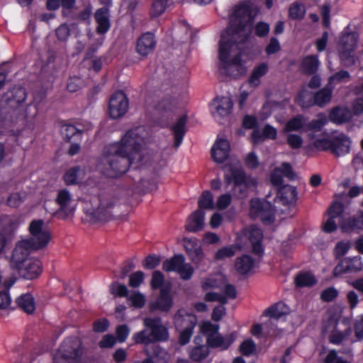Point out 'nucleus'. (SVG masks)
<instances>
[{"label":"nucleus","mask_w":363,"mask_h":363,"mask_svg":"<svg viewBox=\"0 0 363 363\" xmlns=\"http://www.w3.org/2000/svg\"><path fill=\"white\" fill-rule=\"evenodd\" d=\"M258 13L259 9L252 1L242 2L235 7L230 17V28H228V35L230 32L234 43H242L248 38Z\"/></svg>","instance_id":"nucleus-1"},{"label":"nucleus","mask_w":363,"mask_h":363,"mask_svg":"<svg viewBox=\"0 0 363 363\" xmlns=\"http://www.w3.org/2000/svg\"><path fill=\"white\" fill-rule=\"evenodd\" d=\"M135 164L121 149L113 144L105 147L97 164L98 169L110 178H116L125 173L130 166Z\"/></svg>","instance_id":"nucleus-2"},{"label":"nucleus","mask_w":363,"mask_h":363,"mask_svg":"<svg viewBox=\"0 0 363 363\" xmlns=\"http://www.w3.org/2000/svg\"><path fill=\"white\" fill-rule=\"evenodd\" d=\"M144 133L143 127L140 126L130 129L119 142L113 143V145L118 146L132 162L138 164L143 160Z\"/></svg>","instance_id":"nucleus-3"},{"label":"nucleus","mask_w":363,"mask_h":363,"mask_svg":"<svg viewBox=\"0 0 363 363\" xmlns=\"http://www.w3.org/2000/svg\"><path fill=\"white\" fill-rule=\"evenodd\" d=\"M351 143L347 135L335 132L318 138L313 142V147L318 150H329L335 156L342 157L350 152Z\"/></svg>","instance_id":"nucleus-4"},{"label":"nucleus","mask_w":363,"mask_h":363,"mask_svg":"<svg viewBox=\"0 0 363 363\" xmlns=\"http://www.w3.org/2000/svg\"><path fill=\"white\" fill-rule=\"evenodd\" d=\"M162 319H143L144 325L149 328L135 333L133 339L136 344L148 345L150 343L165 342L169 339V332L166 327L160 324Z\"/></svg>","instance_id":"nucleus-5"},{"label":"nucleus","mask_w":363,"mask_h":363,"mask_svg":"<svg viewBox=\"0 0 363 363\" xmlns=\"http://www.w3.org/2000/svg\"><path fill=\"white\" fill-rule=\"evenodd\" d=\"M116 203V199L109 194L94 196L91 200V207L86 208V213L94 222L106 221L113 217V209Z\"/></svg>","instance_id":"nucleus-6"},{"label":"nucleus","mask_w":363,"mask_h":363,"mask_svg":"<svg viewBox=\"0 0 363 363\" xmlns=\"http://www.w3.org/2000/svg\"><path fill=\"white\" fill-rule=\"evenodd\" d=\"M228 174V184L233 183L234 192L238 196H242L249 190H253L257 185V179L251 176H246L238 161L235 160Z\"/></svg>","instance_id":"nucleus-7"},{"label":"nucleus","mask_w":363,"mask_h":363,"mask_svg":"<svg viewBox=\"0 0 363 363\" xmlns=\"http://www.w3.org/2000/svg\"><path fill=\"white\" fill-rule=\"evenodd\" d=\"M262 238L263 233L259 228L255 225H249L238 234L236 247L241 249L247 247L250 244L253 252L261 256L263 252L262 245Z\"/></svg>","instance_id":"nucleus-8"},{"label":"nucleus","mask_w":363,"mask_h":363,"mask_svg":"<svg viewBox=\"0 0 363 363\" xmlns=\"http://www.w3.org/2000/svg\"><path fill=\"white\" fill-rule=\"evenodd\" d=\"M357 35L356 33L345 31L340 36L338 43V52L343 64L347 66L353 65L355 58L353 52L357 47Z\"/></svg>","instance_id":"nucleus-9"},{"label":"nucleus","mask_w":363,"mask_h":363,"mask_svg":"<svg viewBox=\"0 0 363 363\" xmlns=\"http://www.w3.org/2000/svg\"><path fill=\"white\" fill-rule=\"evenodd\" d=\"M30 238L25 240L28 241L33 248L39 250L47 246L50 240V234L45 227L43 220H34L29 225Z\"/></svg>","instance_id":"nucleus-10"},{"label":"nucleus","mask_w":363,"mask_h":363,"mask_svg":"<svg viewBox=\"0 0 363 363\" xmlns=\"http://www.w3.org/2000/svg\"><path fill=\"white\" fill-rule=\"evenodd\" d=\"M250 216L254 219L259 218L264 223L274 220V211L269 201L252 199L250 202Z\"/></svg>","instance_id":"nucleus-11"},{"label":"nucleus","mask_w":363,"mask_h":363,"mask_svg":"<svg viewBox=\"0 0 363 363\" xmlns=\"http://www.w3.org/2000/svg\"><path fill=\"white\" fill-rule=\"evenodd\" d=\"M55 201L59 208L54 212V214L59 218L65 219L75 211L76 203L70 193L66 189L58 192Z\"/></svg>","instance_id":"nucleus-12"},{"label":"nucleus","mask_w":363,"mask_h":363,"mask_svg":"<svg viewBox=\"0 0 363 363\" xmlns=\"http://www.w3.org/2000/svg\"><path fill=\"white\" fill-rule=\"evenodd\" d=\"M128 108V100L123 91L114 93L109 101L110 116L116 119L123 116Z\"/></svg>","instance_id":"nucleus-13"},{"label":"nucleus","mask_w":363,"mask_h":363,"mask_svg":"<svg viewBox=\"0 0 363 363\" xmlns=\"http://www.w3.org/2000/svg\"><path fill=\"white\" fill-rule=\"evenodd\" d=\"M199 209L213 210L218 208L223 210L227 208V194L220 196L216 204L213 202V194L209 191H204L200 196L198 201Z\"/></svg>","instance_id":"nucleus-14"},{"label":"nucleus","mask_w":363,"mask_h":363,"mask_svg":"<svg viewBox=\"0 0 363 363\" xmlns=\"http://www.w3.org/2000/svg\"><path fill=\"white\" fill-rule=\"evenodd\" d=\"M33 250H36V249L33 248L28 241L25 240L19 241L13 250L11 266L16 267L24 263L26 259H31L32 257L29 255Z\"/></svg>","instance_id":"nucleus-15"},{"label":"nucleus","mask_w":363,"mask_h":363,"mask_svg":"<svg viewBox=\"0 0 363 363\" xmlns=\"http://www.w3.org/2000/svg\"><path fill=\"white\" fill-rule=\"evenodd\" d=\"M226 30H223L218 43V74L221 81H225L227 77V38Z\"/></svg>","instance_id":"nucleus-16"},{"label":"nucleus","mask_w":363,"mask_h":363,"mask_svg":"<svg viewBox=\"0 0 363 363\" xmlns=\"http://www.w3.org/2000/svg\"><path fill=\"white\" fill-rule=\"evenodd\" d=\"M210 111L218 123L224 125L227 121V99L216 96L210 104Z\"/></svg>","instance_id":"nucleus-17"},{"label":"nucleus","mask_w":363,"mask_h":363,"mask_svg":"<svg viewBox=\"0 0 363 363\" xmlns=\"http://www.w3.org/2000/svg\"><path fill=\"white\" fill-rule=\"evenodd\" d=\"M41 262L38 259L32 257L26 259L24 263L15 268L19 274L26 279H33L41 273Z\"/></svg>","instance_id":"nucleus-18"},{"label":"nucleus","mask_w":363,"mask_h":363,"mask_svg":"<svg viewBox=\"0 0 363 363\" xmlns=\"http://www.w3.org/2000/svg\"><path fill=\"white\" fill-rule=\"evenodd\" d=\"M26 99V89L21 86H14L3 96L1 103L7 104L11 108H16L24 102Z\"/></svg>","instance_id":"nucleus-19"},{"label":"nucleus","mask_w":363,"mask_h":363,"mask_svg":"<svg viewBox=\"0 0 363 363\" xmlns=\"http://www.w3.org/2000/svg\"><path fill=\"white\" fill-rule=\"evenodd\" d=\"M184 247L191 262L197 268L201 267L204 260V254L201 246L198 245L195 238L184 239Z\"/></svg>","instance_id":"nucleus-20"},{"label":"nucleus","mask_w":363,"mask_h":363,"mask_svg":"<svg viewBox=\"0 0 363 363\" xmlns=\"http://www.w3.org/2000/svg\"><path fill=\"white\" fill-rule=\"evenodd\" d=\"M297 200V192L295 187L290 185H284L277 192L274 201L281 205L292 207Z\"/></svg>","instance_id":"nucleus-21"},{"label":"nucleus","mask_w":363,"mask_h":363,"mask_svg":"<svg viewBox=\"0 0 363 363\" xmlns=\"http://www.w3.org/2000/svg\"><path fill=\"white\" fill-rule=\"evenodd\" d=\"M156 44L155 35L150 32L145 33L138 39L136 51L141 56H147L154 51Z\"/></svg>","instance_id":"nucleus-22"},{"label":"nucleus","mask_w":363,"mask_h":363,"mask_svg":"<svg viewBox=\"0 0 363 363\" xmlns=\"http://www.w3.org/2000/svg\"><path fill=\"white\" fill-rule=\"evenodd\" d=\"M211 156L218 164H223L227 160V139L225 134L218 135L211 148Z\"/></svg>","instance_id":"nucleus-23"},{"label":"nucleus","mask_w":363,"mask_h":363,"mask_svg":"<svg viewBox=\"0 0 363 363\" xmlns=\"http://www.w3.org/2000/svg\"><path fill=\"white\" fill-rule=\"evenodd\" d=\"M171 284H168L160 289V296L155 302L150 304V310L158 309L161 311H168L172 306L173 302L171 295Z\"/></svg>","instance_id":"nucleus-24"},{"label":"nucleus","mask_w":363,"mask_h":363,"mask_svg":"<svg viewBox=\"0 0 363 363\" xmlns=\"http://www.w3.org/2000/svg\"><path fill=\"white\" fill-rule=\"evenodd\" d=\"M256 266V260L248 255L237 257L234 264L235 270L242 275L252 273Z\"/></svg>","instance_id":"nucleus-25"},{"label":"nucleus","mask_w":363,"mask_h":363,"mask_svg":"<svg viewBox=\"0 0 363 363\" xmlns=\"http://www.w3.org/2000/svg\"><path fill=\"white\" fill-rule=\"evenodd\" d=\"M328 120L325 115L319 114L317 118L312 120L310 122L306 121V128L304 132L308 133V138L312 141L309 145V148H314L313 142L318 138H315L313 133L320 131L323 127L327 123Z\"/></svg>","instance_id":"nucleus-26"},{"label":"nucleus","mask_w":363,"mask_h":363,"mask_svg":"<svg viewBox=\"0 0 363 363\" xmlns=\"http://www.w3.org/2000/svg\"><path fill=\"white\" fill-rule=\"evenodd\" d=\"M97 23L96 32L99 34L106 33L110 28L109 10L106 7L97 9L94 14Z\"/></svg>","instance_id":"nucleus-27"},{"label":"nucleus","mask_w":363,"mask_h":363,"mask_svg":"<svg viewBox=\"0 0 363 363\" xmlns=\"http://www.w3.org/2000/svg\"><path fill=\"white\" fill-rule=\"evenodd\" d=\"M205 213L197 209L187 219L186 229L190 232L201 230L204 226Z\"/></svg>","instance_id":"nucleus-28"},{"label":"nucleus","mask_w":363,"mask_h":363,"mask_svg":"<svg viewBox=\"0 0 363 363\" xmlns=\"http://www.w3.org/2000/svg\"><path fill=\"white\" fill-rule=\"evenodd\" d=\"M291 310L284 302H277L263 311L262 316L265 318H281L289 315Z\"/></svg>","instance_id":"nucleus-29"},{"label":"nucleus","mask_w":363,"mask_h":363,"mask_svg":"<svg viewBox=\"0 0 363 363\" xmlns=\"http://www.w3.org/2000/svg\"><path fill=\"white\" fill-rule=\"evenodd\" d=\"M78 345L73 338L65 339L61 344L59 350L62 358L65 359H74L78 357Z\"/></svg>","instance_id":"nucleus-30"},{"label":"nucleus","mask_w":363,"mask_h":363,"mask_svg":"<svg viewBox=\"0 0 363 363\" xmlns=\"http://www.w3.org/2000/svg\"><path fill=\"white\" fill-rule=\"evenodd\" d=\"M294 177L291 167L288 163H283L281 167L276 168L271 175V182L274 186H278L282 183L283 177Z\"/></svg>","instance_id":"nucleus-31"},{"label":"nucleus","mask_w":363,"mask_h":363,"mask_svg":"<svg viewBox=\"0 0 363 363\" xmlns=\"http://www.w3.org/2000/svg\"><path fill=\"white\" fill-rule=\"evenodd\" d=\"M277 130L269 124L266 125L262 131L255 129L252 133V140L254 143H259L265 139L274 140L277 138Z\"/></svg>","instance_id":"nucleus-32"},{"label":"nucleus","mask_w":363,"mask_h":363,"mask_svg":"<svg viewBox=\"0 0 363 363\" xmlns=\"http://www.w3.org/2000/svg\"><path fill=\"white\" fill-rule=\"evenodd\" d=\"M186 117L183 116L178 119L176 124L172 126L171 129L174 137V145L176 147H178L183 140V138L186 133Z\"/></svg>","instance_id":"nucleus-33"},{"label":"nucleus","mask_w":363,"mask_h":363,"mask_svg":"<svg viewBox=\"0 0 363 363\" xmlns=\"http://www.w3.org/2000/svg\"><path fill=\"white\" fill-rule=\"evenodd\" d=\"M306 125V119L302 116H297L289 120L284 128L283 132L284 133H291L293 131L304 132Z\"/></svg>","instance_id":"nucleus-34"},{"label":"nucleus","mask_w":363,"mask_h":363,"mask_svg":"<svg viewBox=\"0 0 363 363\" xmlns=\"http://www.w3.org/2000/svg\"><path fill=\"white\" fill-rule=\"evenodd\" d=\"M352 118L351 111L344 107H337L332 110L330 114V119L335 123H343Z\"/></svg>","instance_id":"nucleus-35"},{"label":"nucleus","mask_w":363,"mask_h":363,"mask_svg":"<svg viewBox=\"0 0 363 363\" xmlns=\"http://www.w3.org/2000/svg\"><path fill=\"white\" fill-rule=\"evenodd\" d=\"M18 307L28 315H31L35 311V306L34 298L32 295L25 294L16 299Z\"/></svg>","instance_id":"nucleus-36"},{"label":"nucleus","mask_w":363,"mask_h":363,"mask_svg":"<svg viewBox=\"0 0 363 363\" xmlns=\"http://www.w3.org/2000/svg\"><path fill=\"white\" fill-rule=\"evenodd\" d=\"M84 171L79 166H76L68 169L65 175L64 180L67 185L74 184L79 179H83Z\"/></svg>","instance_id":"nucleus-37"},{"label":"nucleus","mask_w":363,"mask_h":363,"mask_svg":"<svg viewBox=\"0 0 363 363\" xmlns=\"http://www.w3.org/2000/svg\"><path fill=\"white\" fill-rule=\"evenodd\" d=\"M185 261V257L182 255H177L170 259H166L162 263V269L165 272H176L179 270L180 267Z\"/></svg>","instance_id":"nucleus-38"},{"label":"nucleus","mask_w":363,"mask_h":363,"mask_svg":"<svg viewBox=\"0 0 363 363\" xmlns=\"http://www.w3.org/2000/svg\"><path fill=\"white\" fill-rule=\"evenodd\" d=\"M18 225V218L14 216L1 215L0 216V226L5 233L13 232Z\"/></svg>","instance_id":"nucleus-39"},{"label":"nucleus","mask_w":363,"mask_h":363,"mask_svg":"<svg viewBox=\"0 0 363 363\" xmlns=\"http://www.w3.org/2000/svg\"><path fill=\"white\" fill-rule=\"evenodd\" d=\"M209 348L206 345L194 347L189 352V358L195 362H200L209 354Z\"/></svg>","instance_id":"nucleus-40"},{"label":"nucleus","mask_w":363,"mask_h":363,"mask_svg":"<svg viewBox=\"0 0 363 363\" xmlns=\"http://www.w3.org/2000/svg\"><path fill=\"white\" fill-rule=\"evenodd\" d=\"M61 133L63 138L70 141L72 138L77 140H81L82 131L71 124H65L62 126Z\"/></svg>","instance_id":"nucleus-41"},{"label":"nucleus","mask_w":363,"mask_h":363,"mask_svg":"<svg viewBox=\"0 0 363 363\" xmlns=\"http://www.w3.org/2000/svg\"><path fill=\"white\" fill-rule=\"evenodd\" d=\"M296 285L298 287H310L317 283L315 277L310 272H302L295 278Z\"/></svg>","instance_id":"nucleus-42"},{"label":"nucleus","mask_w":363,"mask_h":363,"mask_svg":"<svg viewBox=\"0 0 363 363\" xmlns=\"http://www.w3.org/2000/svg\"><path fill=\"white\" fill-rule=\"evenodd\" d=\"M178 105V100L171 96H164L156 106L157 110L160 111H172Z\"/></svg>","instance_id":"nucleus-43"},{"label":"nucleus","mask_w":363,"mask_h":363,"mask_svg":"<svg viewBox=\"0 0 363 363\" xmlns=\"http://www.w3.org/2000/svg\"><path fill=\"white\" fill-rule=\"evenodd\" d=\"M268 71V66L262 63L254 68L252 75L250 78V84L252 86H257L259 84V79L264 76Z\"/></svg>","instance_id":"nucleus-44"},{"label":"nucleus","mask_w":363,"mask_h":363,"mask_svg":"<svg viewBox=\"0 0 363 363\" xmlns=\"http://www.w3.org/2000/svg\"><path fill=\"white\" fill-rule=\"evenodd\" d=\"M333 87L328 85L320 90L315 96L314 101L318 106H323L330 101Z\"/></svg>","instance_id":"nucleus-45"},{"label":"nucleus","mask_w":363,"mask_h":363,"mask_svg":"<svg viewBox=\"0 0 363 363\" xmlns=\"http://www.w3.org/2000/svg\"><path fill=\"white\" fill-rule=\"evenodd\" d=\"M340 228L344 232H349L354 230L363 229V213L361 214L358 218H354L347 223L342 222L340 225Z\"/></svg>","instance_id":"nucleus-46"},{"label":"nucleus","mask_w":363,"mask_h":363,"mask_svg":"<svg viewBox=\"0 0 363 363\" xmlns=\"http://www.w3.org/2000/svg\"><path fill=\"white\" fill-rule=\"evenodd\" d=\"M168 2L166 0H154L150 10V15L152 18H157L162 15L166 10Z\"/></svg>","instance_id":"nucleus-47"},{"label":"nucleus","mask_w":363,"mask_h":363,"mask_svg":"<svg viewBox=\"0 0 363 363\" xmlns=\"http://www.w3.org/2000/svg\"><path fill=\"white\" fill-rule=\"evenodd\" d=\"M127 298L132 306L138 308H143L146 302L145 295L138 291H132Z\"/></svg>","instance_id":"nucleus-48"},{"label":"nucleus","mask_w":363,"mask_h":363,"mask_svg":"<svg viewBox=\"0 0 363 363\" xmlns=\"http://www.w3.org/2000/svg\"><path fill=\"white\" fill-rule=\"evenodd\" d=\"M306 13V9L303 4L294 2L289 9V16L293 19H301Z\"/></svg>","instance_id":"nucleus-49"},{"label":"nucleus","mask_w":363,"mask_h":363,"mask_svg":"<svg viewBox=\"0 0 363 363\" xmlns=\"http://www.w3.org/2000/svg\"><path fill=\"white\" fill-rule=\"evenodd\" d=\"M319 66V61L315 56H308L305 57L302 62L303 69L308 73L316 72Z\"/></svg>","instance_id":"nucleus-50"},{"label":"nucleus","mask_w":363,"mask_h":363,"mask_svg":"<svg viewBox=\"0 0 363 363\" xmlns=\"http://www.w3.org/2000/svg\"><path fill=\"white\" fill-rule=\"evenodd\" d=\"M256 350V344L252 339L245 340L240 345V352L246 357L255 354Z\"/></svg>","instance_id":"nucleus-51"},{"label":"nucleus","mask_w":363,"mask_h":363,"mask_svg":"<svg viewBox=\"0 0 363 363\" xmlns=\"http://www.w3.org/2000/svg\"><path fill=\"white\" fill-rule=\"evenodd\" d=\"M350 78V73L347 71L342 70L332 75L329 78L328 85L333 88L334 86L337 83L348 82Z\"/></svg>","instance_id":"nucleus-52"},{"label":"nucleus","mask_w":363,"mask_h":363,"mask_svg":"<svg viewBox=\"0 0 363 363\" xmlns=\"http://www.w3.org/2000/svg\"><path fill=\"white\" fill-rule=\"evenodd\" d=\"M219 326L211 323L210 321H203L200 326L201 333L206 337L218 333Z\"/></svg>","instance_id":"nucleus-53"},{"label":"nucleus","mask_w":363,"mask_h":363,"mask_svg":"<svg viewBox=\"0 0 363 363\" xmlns=\"http://www.w3.org/2000/svg\"><path fill=\"white\" fill-rule=\"evenodd\" d=\"M222 286L224 287L225 290L227 289V285L225 283L221 284L220 275L211 277L202 282V287L205 290H208L211 288H217Z\"/></svg>","instance_id":"nucleus-54"},{"label":"nucleus","mask_w":363,"mask_h":363,"mask_svg":"<svg viewBox=\"0 0 363 363\" xmlns=\"http://www.w3.org/2000/svg\"><path fill=\"white\" fill-rule=\"evenodd\" d=\"M26 196L25 192L13 193L8 197L6 203L11 207L16 208L24 201Z\"/></svg>","instance_id":"nucleus-55"},{"label":"nucleus","mask_w":363,"mask_h":363,"mask_svg":"<svg viewBox=\"0 0 363 363\" xmlns=\"http://www.w3.org/2000/svg\"><path fill=\"white\" fill-rule=\"evenodd\" d=\"M110 291L112 294L118 296L120 297L128 298V295L130 294L127 286L118 282H114L111 284Z\"/></svg>","instance_id":"nucleus-56"},{"label":"nucleus","mask_w":363,"mask_h":363,"mask_svg":"<svg viewBox=\"0 0 363 363\" xmlns=\"http://www.w3.org/2000/svg\"><path fill=\"white\" fill-rule=\"evenodd\" d=\"M194 272V269L191 264L184 261L183 264L179 268V270H178L177 273L180 276L182 279L189 280L191 278Z\"/></svg>","instance_id":"nucleus-57"},{"label":"nucleus","mask_w":363,"mask_h":363,"mask_svg":"<svg viewBox=\"0 0 363 363\" xmlns=\"http://www.w3.org/2000/svg\"><path fill=\"white\" fill-rule=\"evenodd\" d=\"M349 267L350 272H358L362 269L363 263L360 257H347L345 259Z\"/></svg>","instance_id":"nucleus-58"},{"label":"nucleus","mask_w":363,"mask_h":363,"mask_svg":"<svg viewBox=\"0 0 363 363\" xmlns=\"http://www.w3.org/2000/svg\"><path fill=\"white\" fill-rule=\"evenodd\" d=\"M164 282V275L162 274V272L160 271H155L152 274L151 283H150L152 289H161L162 288L164 287L165 286H167L169 284V283H167V284L163 286Z\"/></svg>","instance_id":"nucleus-59"},{"label":"nucleus","mask_w":363,"mask_h":363,"mask_svg":"<svg viewBox=\"0 0 363 363\" xmlns=\"http://www.w3.org/2000/svg\"><path fill=\"white\" fill-rule=\"evenodd\" d=\"M197 320L198 319H194L195 322L194 323V324L196 323ZM194 327V325L188 326L180 333L179 337V343L181 345H185L190 341L191 337L193 333Z\"/></svg>","instance_id":"nucleus-60"},{"label":"nucleus","mask_w":363,"mask_h":363,"mask_svg":"<svg viewBox=\"0 0 363 363\" xmlns=\"http://www.w3.org/2000/svg\"><path fill=\"white\" fill-rule=\"evenodd\" d=\"M144 281V273L141 271H138L131 274L129 276L128 285L132 288H138Z\"/></svg>","instance_id":"nucleus-61"},{"label":"nucleus","mask_w":363,"mask_h":363,"mask_svg":"<svg viewBox=\"0 0 363 363\" xmlns=\"http://www.w3.org/2000/svg\"><path fill=\"white\" fill-rule=\"evenodd\" d=\"M287 144L292 149H298L302 146L303 139L301 135L294 133H289L286 138Z\"/></svg>","instance_id":"nucleus-62"},{"label":"nucleus","mask_w":363,"mask_h":363,"mask_svg":"<svg viewBox=\"0 0 363 363\" xmlns=\"http://www.w3.org/2000/svg\"><path fill=\"white\" fill-rule=\"evenodd\" d=\"M223 337L218 333L217 334H213L206 337V346H208V348H216L223 344Z\"/></svg>","instance_id":"nucleus-63"},{"label":"nucleus","mask_w":363,"mask_h":363,"mask_svg":"<svg viewBox=\"0 0 363 363\" xmlns=\"http://www.w3.org/2000/svg\"><path fill=\"white\" fill-rule=\"evenodd\" d=\"M58 40L65 41L69 36L70 30L66 23L61 24L55 30Z\"/></svg>","instance_id":"nucleus-64"}]
</instances>
